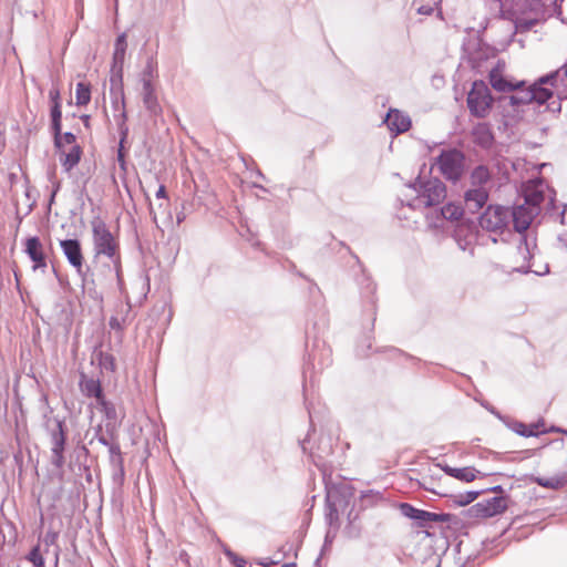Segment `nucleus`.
<instances>
[{
	"label": "nucleus",
	"instance_id": "f257e3e1",
	"mask_svg": "<svg viewBox=\"0 0 567 567\" xmlns=\"http://www.w3.org/2000/svg\"><path fill=\"white\" fill-rule=\"evenodd\" d=\"M563 79L560 71L556 70L549 74L540 76L535 83L528 87L522 86L514 90L515 93L499 97L501 106L506 110L507 106L513 107L514 114L506 113L504 116L519 117L523 112L522 107L532 103L544 105L554 93L557 94L558 100H561L563 92L559 90L558 80Z\"/></svg>",
	"mask_w": 567,
	"mask_h": 567
},
{
	"label": "nucleus",
	"instance_id": "f03ea898",
	"mask_svg": "<svg viewBox=\"0 0 567 567\" xmlns=\"http://www.w3.org/2000/svg\"><path fill=\"white\" fill-rule=\"evenodd\" d=\"M43 427L50 437L51 464L61 470L65 464L64 452L68 429L65 420L53 415V409L49 404H47L43 412Z\"/></svg>",
	"mask_w": 567,
	"mask_h": 567
},
{
	"label": "nucleus",
	"instance_id": "7ed1b4c3",
	"mask_svg": "<svg viewBox=\"0 0 567 567\" xmlns=\"http://www.w3.org/2000/svg\"><path fill=\"white\" fill-rule=\"evenodd\" d=\"M538 214L536 208H529L528 205L524 204L509 210V219L512 218L514 229L520 235L517 251L525 262L532 259L534 250L537 248L536 237L525 234V231Z\"/></svg>",
	"mask_w": 567,
	"mask_h": 567
},
{
	"label": "nucleus",
	"instance_id": "20e7f679",
	"mask_svg": "<svg viewBox=\"0 0 567 567\" xmlns=\"http://www.w3.org/2000/svg\"><path fill=\"white\" fill-rule=\"evenodd\" d=\"M93 250L95 256H105L110 259L116 277L121 275V254L117 239L110 231L109 227L100 217L92 220Z\"/></svg>",
	"mask_w": 567,
	"mask_h": 567
},
{
	"label": "nucleus",
	"instance_id": "39448f33",
	"mask_svg": "<svg viewBox=\"0 0 567 567\" xmlns=\"http://www.w3.org/2000/svg\"><path fill=\"white\" fill-rule=\"evenodd\" d=\"M416 195L409 199L406 206L412 209L440 205L446 197V186L439 178L422 181L420 177L408 185Z\"/></svg>",
	"mask_w": 567,
	"mask_h": 567
},
{
	"label": "nucleus",
	"instance_id": "423d86ee",
	"mask_svg": "<svg viewBox=\"0 0 567 567\" xmlns=\"http://www.w3.org/2000/svg\"><path fill=\"white\" fill-rule=\"evenodd\" d=\"M493 103L494 97L486 83L482 80L474 81L466 99L470 114L477 118H485L489 114Z\"/></svg>",
	"mask_w": 567,
	"mask_h": 567
},
{
	"label": "nucleus",
	"instance_id": "0eeeda50",
	"mask_svg": "<svg viewBox=\"0 0 567 567\" xmlns=\"http://www.w3.org/2000/svg\"><path fill=\"white\" fill-rule=\"evenodd\" d=\"M436 164L447 181L456 183L465 171V155L457 148L442 150L436 157Z\"/></svg>",
	"mask_w": 567,
	"mask_h": 567
},
{
	"label": "nucleus",
	"instance_id": "6e6552de",
	"mask_svg": "<svg viewBox=\"0 0 567 567\" xmlns=\"http://www.w3.org/2000/svg\"><path fill=\"white\" fill-rule=\"evenodd\" d=\"M308 360L303 368V374L306 375L310 370H323L329 367L332 362L331 348L326 343L323 339H320L317 334L313 336L311 348L307 343Z\"/></svg>",
	"mask_w": 567,
	"mask_h": 567
},
{
	"label": "nucleus",
	"instance_id": "1a4fd4ad",
	"mask_svg": "<svg viewBox=\"0 0 567 567\" xmlns=\"http://www.w3.org/2000/svg\"><path fill=\"white\" fill-rule=\"evenodd\" d=\"M480 225L487 231L502 234L509 225V208L501 205H488L480 216Z\"/></svg>",
	"mask_w": 567,
	"mask_h": 567
},
{
	"label": "nucleus",
	"instance_id": "9d476101",
	"mask_svg": "<svg viewBox=\"0 0 567 567\" xmlns=\"http://www.w3.org/2000/svg\"><path fill=\"white\" fill-rule=\"evenodd\" d=\"M507 508V502L504 496H494L489 499L476 503L470 508L474 517H493L502 514Z\"/></svg>",
	"mask_w": 567,
	"mask_h": 567
},
{
	"label": "nucleus",
	"instance_id": "9b49d317",
	"mask_svg": "<svg viewBox=\"0 0 567 567\" xmlns=\"http://www.w3.org/2000/svg\"><path fill=\"white\" fill-rule=\"evenodd\" d=\"M60 247L63 255L65 256L69 264L75 268L76 272L81 277H85L83 270L84 257L82 254L81 243L78 239H63L60 240Z\"/></svg>",
	"mask_w": 567,
	"mask_h": 567
},
{
	"label": "nucleus",
	"instance_id": "f8f14e48",
	"mask_svg": "<svg viewBox=\"0 0 567 567\" xmlns=\"http://www.w3.org/2000/svg\"><path fill=\"white\" fill-rule=\"evenodd\" d=\"M489 197L488 188L470 187L464 193L463 205L467 214H477L487 203Z\"/></svg>",
	"mask_w": 567,
	"mask_h": 567
},
{
	"label": "nucleus",
	"instance_id": "ddd939ff",
	"mask_svg": "<svg viewBox=\"0 0 567 567\" xmlns=\"http://www.w3.org/2000/svg\"><path fill=\"white\" fill-rule=\"evenodd\" d=\"M466 213L464 209V205L456 203H447L443 206L440 212L435 214V220H432V217L426 216L429 219V225L432 227H440L443 220H460L463 215Z\"/></svg>",
	"mask_w": 567,
	"mask_h": 567
},
{
	"label": "nucleus",
	"instance_id": "4468645a",
	"mask_svg": "<svg viewBox=\"0 0 567 567\" xmlns=\"http://www.w3.org/2000/svg\"><path fill=\"white\" fill-rule=\"evenodd\" d=\"M384 123L395 135L406 132L411 127V118L396 109H390Z\"/></svg>",
	"mask_w": 567,
	"mask_h": 567
},
{
	"label": "nucleus",
	"instance_id": "2eb2a0df",
	"mask_svg": "<svg viewBox=\"0 0 567 567\" xmlns=\"http://www.w3.org/2000/svg\"><path fill=\"white\" fill-rule=\"evenodd\" d=\"M472 138L475 145L483 150H489L495 143L494 133L488 123H477L472 128Z\"/></svg>",
	"mask_w": 567,
	"mask_h": 567
},
{
	"label": "nucleus",
	"instance_id": "dca6fc26",
	"mask_svg": "<svg viewBox=\"0 0 567 567\" xmlns=\"http://www.w3.org/2000/svg\"><path fill=\"white\" fill-rule=\"evenodd\" d=\"M25 252L33 261L34 269L45 268L47 267V258L43 252V246L39 237L33 236L27 239L25 241Z\"/></svg>",
	"mask_w": 567,
	"mask_h": 567
},
{
	"label": "nucleus",
	"instance_id": "f3484780",
	"mask_svg": "<svg viewBox=\"0 0 567 567\" xmlns=\"http://www.w3.org/2000/svg\"><path fill=\"white\" fill-rule=\"evenodd\" d=\"M507 426L515 432L516 434L524 436V437H532V436H538L539 434L546 433L544 427V421L540 420L536 423H532L529 425L517 421L512 420L507 422Z\"/></svg>",
	"mask_w": 567,
	"mask_h": 567
},
{
	"label": "nucleus",
	"instance_id": "a211bd4d",
	"mask_svg": "<svg viewBox=\"0 0 567 567\" xmlns=\"http://www.w3.org/2000/svg\"><path fill=\"white\" fill-rule=\"evenodd\" d=\"M141 94L143 104L145 109L150 112V114L153 116H157L158 114H161L162 107L158 103L153 82L144 81Z\"/></svg>",
	"mask_w": 567,
	"mask_h": 567
},
{
	"label": "nucleus",
	"instance_id": "6ab92c4d",
	"mask_svg": "<svg viewBox=\"0 0 567 567\" xmlns=\"http://www.w3.org/2000/svg\"><path fill=\"white\" fill-rule=\"evenodd\" d=\"M50 116L54 146L60 151L62 148V105L58 103L51 105Z\"/></svg>",
	"mask_w": 567,
	"mask_h": 567
},
{
	"label": "nucleus",
	"instance_id": "aec40b11",
	"mask_svg": "<svg viewBox=\"0 0 567 567\" xmlns=\"http://www.w3.org/2000/svg\"><path fill=\"white\" fill-rule=\"evenodd\" d=\"M489 83L492 87L498 92H513L514 90L520 89L526 84L525 81L512 82L497 73L495 70L489 73Z\"/></svg>",
	"mask_w": 567,
	"mask_h": 567
},
{
	"label": "nucleus",
	"instance_id": "412c9836",
	"mask_svg": "<svg viewBox=\"0 0 567 567\" xmlns=\"http://www.w3.org/2000/svg\"><path fill=\"white\" fill-rule=\"evenodd\" d=\"M111 95H115L116 99L121 96L122 104L124 105V92H123V68H115L114 64H112L111 68ZM118 101H113L114 107H117Z\"/></svg>",
	"mask_w": 567,
	"mask_h": 567
},
{
	"label": "nucleus",
	"instance_id": "4be33fe9",
	"mask_svg": "<svg viewBox=\"0 0 567 567\" xmlns=\"http://www.w3.org/2000/svg\"><path fill=\"white\" fill-rule=\"evenodd\" d=\"M492 174L487 166L478 165L474 167L470 175L472 188H487L486 185L491 182Z\"/></svg>",
	"mask_w": 567,
	"mask_h": 567
},
{
	"label": "nucleus",
	"instance_id": "5701e85b",
	"mask_svg": "<svg viewBox=\"0 0 567 567\" xmlns=\"http://www.w3.org/2000/svg\"><path fill=\"white\" fill-rule=\"evenodd\" d=\"M127 35L126 32H123L117 35L115 43H114V52L112 56V64H114L115 68H123L125 53L127 49V42H126Z\"/></svg>",
	"mask_w": 567,
	"mask_h": 567
},
{
	"label": "nucleus",
	"instance_id": "b1692460",
	"mask_svg": "<svg viewBox=\"0 0 567 567\" xmlns=\"http://www.w3.org/2000/svg\"><path fill=\"white\" fill-rule=\"evenodd\" d=\"M332 453L330 440L321 439L316 450H310L309 455L317 466L324 465V458Z\"/></svg>",
	"mask_w": 567,
	"mask_h": 567
},
{
	"label": "nucleus",
	"instance_id": "393cba45",
	"mask_svg": "<svg viewBox=\"0 0 567 567\" xmlns=\"http://www.w3.org/2000/svg\"><path fill=\"white\" fill-rule=\"evenodd\" d=\"M358 282L361 288L362 298L368 299L369 303L372 307L373 313L375 312V284L371 280L369 276L365 275V271L362 270L361 277L358 279Z\"/></svg>",
	"mask_w": 567,
	"mask_h": 567
},
{
	"label": "nucleus",
	"instance_id": "a878e982",
	"mask_svg": "<svg viewBox=\"0 0 567 567\" xmlns=\"http://www.w3.org/2000/svg\"><path fill=\"white\" fill-rule=\"evenodd\" d=\"M81 389L86 396L95 398L99 403H105V398L99 380L86 379L81 382Z\"/></svg>",
	"mask_w": 567,
	"mask_h": 567
},
{
	"label": "nucleus",
	"instance_id": "bb28decb",
	"mask_svg": "<svg viewBox=\"0 0 567 567\" xmlns=\"http://www.w3.org/2000/svg\"><path fill=\"white\" fill-rule=\"evenodd\" d=\"M82 147L73 145L68 153H62L60 162L65 172L72 171L81 161Z\"/></svg>",
	"mask_w": 567,
	"mask_h": 567
},
{
	"label": "nucleus",
	"instance_id": "cd10ccee",
	"mask_svg": "<svg viewBox=\"0 0 567 567\" xmlns=\"http://www.w3.org/2000/svg\"><path fill=\"white\" fill-rule=\"evenodd\" d=\"M544 193L542 189L530 188L525 192L524 205H528L529 208H536V212H540V204L544 200Z\"/></svg>",
	"mask_w": 567,
	"mask_h": 567
},
{
	"label": "nucleus",
	"instance_id": "c85d7f7f",
	"mask_svg": "<svg viewBox=\"0 0 567 567\" xmlns=\"http://www.w3.org/2000/svg\"><path fill=\"white\" fill-rule=\"evenodd\" d=\"M76 105L83 106L91 101V85L85 82H79L75 89Z\"/></svg>",
	"mask_w": 567,
	"mask_h": 567
},
{
	"label": "nucleus",
	"instance_id": "c756f323",
	"mask_svg": "<svg viewBox=\"0 0 567 567\" xmlns=\"http://www.w3.org/2000/svg\"><path fill=\"white\" fill-rule=\"evenodd\" d=\"M441 2L442 0H414L413 7L419 14L430 16Z\"/></svg>",
	"mask_w": 567,
	"mask_h": 567
},
{
	"label": "nucleus",
	"instance_id": "7c9ffc66",
	"mask_svg": "<svg viewBox=\"0 0 567 567\" xmlns=\"http://www.w3.org/2000/svg\"><path fill=\"white\" fill-rule=\"evenodd\" d=\"M478 471H476L474 467H462V468H455L454 475L452 477L463 481V482H473L476 478V474Z\"/></svg>",
	"mask_w": 567,
	"mask_h": 567
},
{
	"label": "nucleus",
	"instance_id": "2f4dec72",
	"mask_svg": "<svg viewBox=\"0 0 567 567\" xmlns=\"http://www.w3.org/2000/svg\"><path fill=\"white\" fill-rule=\"evenodd\" d=\"M124 106L125 104H122L123 110L121 114L116 117L118 132L120 135H122V142H125L128 136V126L126 125L127 114L125 112Z\"/></svg>",
	"mask_w": 567,
	"mask_h": 567
},
{
	"label": "nucleus",
	"instance_id": "473e14b6",
	"mask_svg": "<svg viewBox=\"0 0 567 567\" xmlns=\"http://www.w3.org/2000/svg\"><path fill=\"white\" fill-rule=\"evenodd\" d=\"M156 72V62L153 58L148 59L146 62V65L142 72V85H144V81L152 82V79L154 78Z\"/></svg>",
	"mask_w": 567,
	"mask_h": 567
},
{
	"label": "nucleus",
	"instance_id": "72a5a7b5",
	"mask_svg": "<svg viewBox=\"0 0 567 567\" xmlns=\"http://www.w3.org/2000/svg\"><path fill=\"white\" fill-rule=\"evenodd\" d=\"M480 493L481 492L477 491H471L465 494H460L455 497V503L460 506L468 505L478 497Z\"/></svg>",
	"mask_w": 567,
	"mask_h": 567
},
{
	"label": "nucleus",
	"instance_id": "f704fd0d",
	"mask_svg": "<svg viewBox=\"0 0 567 567\" xmlns=\"http://www.w3.org/2000/svg\"><path fill=\"white\" fill-rule=\"evenodd\" d=\"M28 560L32 563L33 567H44V559L41 555L39 546H35L30 550Z\"/></svg>",
	"mask_w": 567,
	"mask_h": 567
},
{
	"label": "nucleus",
	"instance_id": "c9c22d12",
	"mask_svg": "<svg viewBox=\"0 0 567 567\" xmlns=\"http://www.w3.org/2000/svg\"><path fill=\"white\" fill-rule=\"evenodd\" d=\"M400 509L403 516L411 518L413 520H416L419 508L414 507L413 505L409 503H402L400 505Z\"/></svg>",
	"mask_w": 567,
	"mask_h": 567
},
{
	"label": "nucleus",
	"instance_id": "e433bc0d",
	"mask_svg": "<svg viewBox=\"0 0 567 567\" xmlns=\"http://www.w3.org/2000/svg\"><path fill=\"white\" fill-rule=\"evenodd\" d=\"M94 440H96L100 444L104 446H107L111 443L107 436L103 433L101 425L94 429L93 437L90 440L89 443L92 444Z\"/></svg>",
	"mask_w": 567,
	"mask_h": 567
},
{
	"label": "nucleus",
	"instance_id": "4c0bfd02",
	"mask_svg": "<svg viewBox=\"0 0 567 567\" xmlns=\"http://www.w3.org/2000/svg\"><path fill=\"white\" fill-rule=\"evenodd\" d=\"M124 143L125 142H122V135H120V143H118L116 159H117V163L122 171H126Z\"/></svg>",
	"mask_w": 567,
	"mask_h": 567
},
{
	"label": "nucleus",
	"instance_id": "58836bf2",
	"mask_svg": "<svg viewBox=\"0 0 567 567\" xmlns=\"http://www.w3.org/2000/svg\"><path fill=\"white\" fill-rule=\"evenodd\" d=\"M193 212V203H184L182 205V210L177 213L176 219L177 224L181 225L186 217Z\"/></svg>",
	"mask_w": 567,
	"mask_h": 567
},
{
	"label": "nucleus",
	"instance_id": "ea45409f",
	"mask_svg": "<svg viewBox=\"0 0 567 567\" xmlns=\"http://www.w3.org/2000/svg\"><path fill=\"white\" fill-rule=\"evenodd\" d=\"M415 522L422 527L427 526L429 523H432V512L420 509Z\"/></svg>",
	"mask_w": 567,
	"mask_h": 567
},
{
	"label": "nucleus",
	"instance_id": "a19ab883",
	"mask_svg": "<svg viewBox=\"0 0 567 567\" xmlns=\"http://www.w3.org/2000/svg\"><path fill=\"white\" fill-rule=\"evenodd\" d=\"M107 447H109V452H110V456H111V462H114L115 458H117L118 463L121 464L122 463V456H121L120 445L118 444H114V443H110V445H107Z\"/></svg>",
	"mask_w": 567,
	"mask_h": 567
},
{
	"label": "nucleus",
	"instance_id": "79ce46f5",
	"mask_svg": "<svg viewBox=\"0 0 567 567\" xmlns=\"http://www.w3.org/2000/svg\"><path fill=\"white\" fill-rule=\"evenodd\" d=\"M49 100H50L51 105H55V103L61 104V94H60L59 87L53 86L49 91Z\"/></svg>",
	"mask_w": 567,
	"mask_h": 567
},
{
	"label": "nucleus",
	"instance_id": "37998d69",
	"mask_svg": "<svg viewBox=\"0 0 567 567\" xmlns=\"http://www.w3.org/2000/svg\"><path fill=\"white\" fill-rule=\"evenodd\" d=\"M537 483L540 486L549 487V488H558L560 486V482L558 480H554V478H549V480L538 478Z\"/></svg>",
	"mask_w": 567,
	"mask_h": 567
},
{
	"label": "nucleus",
	"instance_id": "c03bdc74",
	"mask_svg": "<svg viewBox=\"0 0 567 567\" xmlns=\"http://www.w3.org/2000/svg\"><path fill=\"white\" fill-rule=\"evenodd\" d=\"M109 324L111 327V329L113 330H117V331H121L123 330V323H122V320L117 317H111L110 318V321H109Z\"/></svg>",
	"mask_w": 567,
	"mask_h": 567
},
{
	"label": "nucleus",
	"instance_id": "a18cd8bd",
	"mask_svg": "<svg viewBox=\"0 0 567 567\" xmlns=\"http://www.w3.org/2000/svg\"><path fill=\"white\" fill-rule=\"evenodd\" d=\"M75 135L72 133V132H65L62 134V145L63 144H68V145H75Z\"/></svg>",
	"mask_w": 567,
	"mask_h": 567
},
{
	"label": "nucleus",
	"instance_id": "49530a36",
	"mask_svg": "<svg viewBox=\"0 0 567 567\" xmlns=\"http://www.w3.org/2000/svg\"><path fill=\"white\" fill-rule=\"evenodd\" d=\"M450 520V514L445 513H432V522L446 523Z\"/></svg>",
	"mask_w": 567,
	"mask_h": 567
},
{
	"label": "nucleus",
	"instance_id": "de8ad7c7",
	"mask_svg": "<svg viewBox=\"0 0 567 567\" xmlns=\"http://www.w3.org/2000/svg\"><path fill=\"white\" fill-rule=\"evenodd\" d=\"M558 241V248L564 250L567 254V234H560L557 238Z\"/></svg>",
	"mask_w": 567,
	"mask_h": 567
},
{
	"label": "nucleus",
	"instance_id": "09e8293b",
	"mask_svg": "<svg viewBox=\"0 0 567 567\" xmlns=\"http://www.w3.org/2000/svg\"><path fill=\"white\" fill-rule=\"evenodd\" d=\"M56 537H58L56 533H47V535L44 537V542L47 545H52V544H54Z\"/></svg>",
	"mask_w": 567,
	"mask_h": 567
},
{
	"label": "nucleus",
	"instance_id": "8fccbe9b",
	"mask_svg": "<svg viewBox=\"0 0 567 567\" xmlns=\"http://www.w3.org/2000/svg\"><path fill=\"white\" fill-rule=\"evenodd\" d=\"M104 411H105V414L107 417H111L112 414L114 413V408L113 406H110V404L105 401V403H100Z\"/></svg>",
	"mask_w": 567,
	"mask_h": 567
},
{
	"label": "nucleus",
	"instance_id": "3c124183",
	"mask_svg": "<svg viewBox=\"0 0 567 567\" xmlns=\"http://www.w3.org/2000/svg\"><path fill=\"white\" fill-rule=\"evenodd\" d=\"M440 466H441L442 471H444V473L447 474L449 476L452 477L454 475V471H455L456 467H452V466H450L447 464L440 465Z\"/></svg>",
	"mask_w": 567,
	"mask_h": 567
},
{
	"label": "nucleus",
	"instance_id": "603ef678",
	"mask_svg": "<svg viewBox=\"0 0 567 567\" xmlns=\"http://www.w3.org/2000/svg\"><path fill=\"white\" fill-rule=\"evenodd\" d=\"M567 210V204L564 205L563 210L558 214L557 219L561 225H565V214Z\"/></svg>",
	"mask_w": 567,
	"mask_h": 567
},
{
	"label": "nucleus",
	"instance_id": "864d4df0",
	"mask_svg": "<svg viewBox=\"0 0 567 567\" xmlns=\"http://www.w3.org/2000/svg\"><path fill=\"white\" fill-rule=\"evenodd\" d=\"M556 208V192L553 190V196L549 198L548 202V210Z\"/></svg>",
	"mask_w": 567,
	"mask_h": 567
},
{
	"label": "nucleus",
	"instance_id": "5fc2aeb1",
	"mask_svg": "<svg viewBox=\"0 0 567 567\" xmlns=\"http://www.w3.org/2000/svg\"><path fill=\"white\" fill-rule=\"evenodd\" d=\"M157 198H166V188L164 185H161L156 192Z\"/></svg>",
	"mask_w": 567,
	"mask_h": 567
},
{
	"label": "nucleus",
	"instance_id": "6e6d98bb",
	"mask_svg": "<svg viewBox=\"0 0 567 567\" xmlns=\"http://www.w3.org/2000/svg\"><path fill=\"white\" fill-rule=\"evenodd\" d=\"M337 516H338L337 508L333 505L329 504V514H328L329 519L332 520V518L337 517Z\"/></svg>",
	"mask_w": 567,
	"mask_h": 567
},
{
	"label": "nucleus",
	"instance_id": "4d7b16f0",
	"mask_svg": "<svg viewBox=\"0 0 567 567\" xmlns=\"http://www.w3.org/2000/svg\"><path fill=\"white\" fill-rule=\"evenodd\" d=\"M564 69H565L564 72L560 71V74H561L563 79L558 80L559 87L561 85H564L565 80H567V64L564 66Z\"/></svg>",
	"mask_w": 567,
	"mask_h": 567
},
{
	"label": "nucleus",
	"instance_id": "13d9d810",
	"mask_svg": "<svg viewBox=\"0 0 567 567\" xmlns=\"http://www.w3.org/2000/svg\"><path fill=\"white\" fill-rule=\"evenodd\" d=\"M515 270L518 272H522V274H528L532 271L529 265H526V266L523 265L518 268H515Z\"/></svg>",
	"mask_w": 567,
	"mask_h": 567
},
{
	"label": "nucleus",
	"instance_id": "bf43d9fd",
	"mask_svg": "<svg viewBox=\"0 0 567 567\" xmlns=\"http://www.w3.org/2000/svg\"><path fill=\"white\" fill-rule=\"evenodd\" d=\"M90 120H91L90 115H82L81 116V121L83 122L85 127L90 126Z\"/></svg>",
	"mask_w": 567,
	"mask_h": 567
},
{
	"label": "nucleus",
	"instance_id": "052dcab7",
	"mask_svg": "<svg viewBox=\"0 0 567 567\" xmlns=\"http://www.w3.org/2000/svg\"><path fill=\"white\" fill-rule=\"evenodd\" d=\"M546 432H559V433H564V434H567V430H564V429H560V427H556V426H551L549 431L545 430Z\"/></svg>",
	"mask_w": 567,
	"mask_h": 567
},
{
	"label": "nucleus",
	"instance_id": "680f3d73",
	"mask_svg": "<svg viewBox=\"0 0 567 567\" xmlns=\"http://www.w3.org/2000/svg\"><path fill=\"white\" fill-rule=\"evenodd\" d=\"M551 105H556V106H555V107H554V106H553V107H550V105H548V106H547V109H548V110L550 109L551 111H557V112H559V111H560V107H561V106H560V102H553V103H551Z\"/></svg>",
	"mask_w": 567,
	"mask_h": 567
},
{
	"label": "nucleus",
	"instance_id": "e2e57ef3",
	"mask_svg": "<svg viewBox=\"0 0 567 567\" xmlns=\"http://www.w3.org/2000/svg\"><path fill=\"white\" fill-rule=\"evenodd\" d=\"M307 444H308V440L307 439L300 441V446H301L303 453L308 452V445Z\"/></svg>",
	"mask_w": 567,
	"mask_h": 567
},
{
	"label": "nucleus",
	"instance_id": "0e129e2a",
	"mask_svg": "<svg viewBox=\"0 0 567 567\" xmlns=\"http://www.w3.org/2000/svg\"><path fill=\"white\" fill-rule=\"evenodd\" d=\"M60 187H61L60 182H55V183H53V189H52V192H55V194H58V192L60 190Z\"/></svg>",
	"mask_w": 567,
	"mask_h": 567
},
{
	"label": "nucleus",
	"instance_id": "69168bd1",
	"mask_svg": "<svg viewBox=\"0 0 567 567\" xmlns=\"http://www.w3.org/2000/svg\"><path fill=\"white\" fill-rule=\"evenodd\" d=\"M491 489H492L493 492H495V493H501V492H503V487H502L501 485L494 486V487H492Z\"/></svg>",
	"mask_w": 567,
	"mask_h": 567
},
{
	"label": "nucleus",
	"instance_id": "338daca9",
	"mask_svg": "<svg viewBox=\"0 0 567 567\" xmlns=\"http://www.w3.org/2000/svg\"><path fill=\"white\" fill-rule=\"evenodd\" d=\"M534 272H535V274H537V275H545V274H548V272H549V267H548V265H546V267H545V271H543V272H542V271H534Z\"/></svg>",
	"mask_w": 567,
	"mask_h": 567
},
{
	"label": "nucleus",
	"instance_id": "774afa93",
	"mask_svg": "<svg viewBox=\"0 0 567 567\" xmlns=\"http://www.w3.org/2000/svg\"><path fill=\"white\" fill-rule=\"evenodd\" d=\"M55 196H56L55 192H52L50 195L49 204H52L54 202Z\"/></svg>",
	"mask_w": 567,
	"mask_h": 567
}]
</instances>
